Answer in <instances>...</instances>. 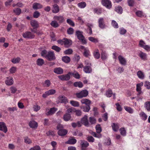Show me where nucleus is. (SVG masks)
<instances>
[{
  "instance_id": "nucleus-1",
  "label": "nucleus",
  "mask_w": 150,
  "mask_h": 150,
  "mask_svg": "<svg viewBox=\"0 0 150 150\" xmlns=\"http://www.w3.org/2000/svg\"><path fill=\"white\" fill-rule=\"evenodd\" d=\"M83 32L79 30H77L76 32V35L77 36L78 39L81 41V42L84 44L86 43V41L83 35Z\"/></svg>"
},
{
  "instance_id": "nucleus-2",
  "label": "nucleus",
  "mask_w": 150,
  "mask_h": 150,
  "mask_svg": "<svg viewBox=\"0 0 150 150\" xmlns=\"http://www.w3.org/2000/svg\"><path fill=\"white\" fill-rule=\"evenodd\" d=\"M23 37L26 39H32L34 38L35 35L30 31H27L23 33L22 34Z\"/></svg>"
},
{
  "instance_id": "nucleus-3",
  "label": "nucleus",
  "mask_w": 150,
  "mask_h": 150,
  "mask_svg": "<svg viewBox=\"0 0 150 150\" xmlns=\"http://www.w3.org/2000/svg\"><path fill=\"white\" fill-rule=\"evenodd\" d=\"M88 94V92L86 90L82 91L76 94V97L79 98H81L86 97Z\"/></svg>"
},
{
  "instance_id": "nucleus-4",
  "label": "nucleus",
  "mask_w": 150,
  "mask_h": 150,
  "mask_svg": "<svg viewBox=\"0 0 150 150\" xmlns=\"http://www.w3.org/2000/svg\"><path fill=\"white\" fill-rule=\"evenodd\" d=\"M101 3L102 5L107 8L110 9L112 7L111 2L109 0H102Z\"/></svg>"
},
{
  "instance_id": "nucleus-5",
  "label": "nucleus",
  "mask_w": 150,
  "mask_h": 150,
  "mask_svg": "<svg viewBox=\"0 0 150 150\" xmlns=\"http://www.w3.org/2000/svg\"><path fill=\"white\" fill-rule=\"evenodd\" d=\"M88 116L85 115L82 117L81 120V123L86 127H89L90 125V123L88 121Z\"/></svg>"
},
{
  "instance_id": "nucleus-6",
  "label": "nucleus",
  "mask_w": 150,
  "mask_h": 150,
  "mask_svg": "<svg viewBox=\"0 0 150 150\" xmlns=\"http://www.w3.org/2000/svg\"><path fill=\"white\" fill-rule=\"evenodd\" d=\"M139 46L147 51L150 50V47L145 45V42L142 40H141L139 42Z\"/></svg>"
},
{
  "instance_id": "nucleus-7",
  "label": "nucleus",
  "mask_w": 150,
  "mask_h": 150,
  "mask_svg": "<svg viewBox=\"0 0 150 150\" xmlns=\"http://www.w3.org/2000/svg\"><path fill=\"white\" fill-rule=\"evenodd\" d=\"M46 58L49 61L54 59L55 57L54 52H48Z\"/></svg>"
},
{
  "instance_id": "nucleus-8",
  "label": "nucleus",
  "mask_w": 150,
  "mask_h": 150,
  "mask_svg": "<svg viewBox=\"0 0 150 150\" xmlns=\"http://www.w3.org/2000/svg\"><path fill=\"white\" fill-rule=\"evenodd\" d=\"M53 19L54 20L58 21L59 23H62L65 21L64 17L61 16H54L53 17Z\"/></svg>"
},
{
  "instance_id": "nucleus-9",
  "label": "nucleus",
  "mask_w": 150,
  "mask_h": 150,
  "mask_svg": "<svg viewBox=\"0 0 150 150\" xmlns=\"http://www.w3.org/2000/svg\"><path fill=\"white\" fill-rule=\"evenodd\" d=\"M70 74H69L66 75H59L58 76V77L59 79L62 80L63 81H67L69 80L70 79Z\"/></svg>"
},
{
  "instance_id": "nucleus-10",
  "label": "nucleus",
  "mask_w": 150,
  "mask_h": 150,
  "mask_svg": "<svg viewBox=\"0 0 150 150\" xmlns=\"http://www.w3.org/2000/svg\"><path fill=\"white\" fill-rule=\"evenodd\" d=\"M99 27L102 29L104 28L105 27V24L104 23V19L103 18H100L98 20Z\"/></svg>"
},
{
  "instance_id": "nucleus-11",
  "label": "nucleus",
  "mask_w": 150,
  "mask_h": 150,
  "mask_svg": "<svg viewBox=\"0 0 150 150\" xmlns=\"http://www.w3.org/2000/svg\"><path fill=\"white\" fill-rule=\"evenodd\" d=\"M81 150H85V148L89 146V144L86 141L81 140Z\"/></svg>"
},
{
  "instance_id": "nucleus-12",
  "label": "nucleus",
  "mask_w": 150,
  "mask_h": 150,
  "mask_svg": "<svg viewBox=\"0 0 150 150\" xmlns=\"http://www.w3.org/2000/svg\"><path fill=\"white\" fill-rule=\"evenodd\" d=\"M118 59L120 63L122 65H125L126 64L127 61L126 59L123 56L119 55L118 57Z\"/></svg>"
},
{
  "instance_id": "nucleus-13",
  "label": "nucleus",
  "mask_w": 150,
  "mask_h": 150,
  "mask_svg": "<svg viewBox=\"0 0 150 150\" xmlns=\"http://www.w3.org/2000/svg\"><path fill=\"white\" fill-rule=\"evenodd\" d=\"M13 80L12 77H7V79L5 81V83L8 86H11L13 83Z\"/></svg>"
},
{
  "instance_id": "nucleus-14",
  "label": "nucleus",
  "mask_w": 150,
  "mask_h": 150,
  "mask_svg": "<svg viewBox=\"0 0 150 150\" xmlns=\"http://www.w3.org/2000/svg\"><path fill=\"white\" fill-rule=\"evenodd\" d=\"M0 130L6 133L7 131V128L4 122H0Z\"/></svg>"
},
{
  "instance_id": "nucleus-15",
  "label": "nucleus",
  "mask_w": 150,
  "mask_h": 150,
  "mask_svg": "<svg viewBox=\"0 0 150 150\" xmlns=\"http://www.w3.org/2000/svg\"><path fill=\"white\" fill-rule=\"evenodd\" d=\"M58 98L61 103L66 104L68 103L67 98L64 96H60Z\"/></svg>"
},
{
  "instance_id": "nucleus-16",
  "label": "nucleus",
  "mask_w": 150,
  "mask_h": 150,
  "mask_svg": "<svg viewBox=\"0 0 150 150\" xmlns=\"http://www.w3.org/2000/svg\"><path fill=\"white\" fill-rule=\"evenodd\" d=\"M68 131L67 130L63 129H62L59 130L57 132L58 134L60 136H64L67 134Z\"/></svg>"
},
{
  "instance_id": "nucleus-17",
  "label": "nucleus",
  "mask_w": 150,
  "mask_h": 150,
  "mask_svg": "<svg viewBox=\"0 0 150 150\" xmlns=\"http://www.w3.org/2000/svg\"><path fill=\"white\" fill-rule=\"evenodd\" d=\"M53 71L56 74H60L63 73V70L61 67H57L54 68V69Z\"/></svg>"
},
{
  "instance_id": "nucleus-18",
  "label": "nucleus",
  "mask_w": 150,
  "mask_h": 150,
  "mask_svg": "<svg viewBox=\"0 0 150 150\" xmlns=\"http://www.w3.org/2000/svg\"><path fill=\"white\" fill-rule=\"evenodd\" d=\"M64 45L66 47H69L72 44V42L71 40L67 38H64Z\"/></svg>"
},
{
  "instance_id": "nucleus-19",
  "label": "nucleus",
  "mask_w": 150,
  "mask_h": 150,
  "mask_svg": "<svg viewBox=\"0 0 150 150\" xmlns=\"http://www.w3.org/2000/svg\"><path fill=\"white\" fill-rule=\"evenodd\" d=\"M52 12L53 13H56L59 12V7L57 4H54L53 6Z\"/></svg>"
},
{
  "instance_id": "nucleus-20",
  "label": "nucleus",
  "mask_w": 150,
  "mask_h": 150,
  "mask_svg": "<svg viewBox=\"0 0 150 150\" xmlns=\"http://www.w3.org/2000/svg\"><path fill=\"white\" fill-rule=\"evenodd\" d=\"M29 126L33 128H36L38 127V125L37 122L35 121H30L29 123Z\"/></svg>"
},
{
  "instance_id": "nucleus-21",
  "label": "nucleus",
  "mask_w": 150,
  "mask_h": 150,
  "mask_svg": "<svg viewBox=\"0 0 150 150\" xmlns=\"http://www.w3.org/2000/svg\"><path fill=\"white\" fill-rule=\"evenodd\" d=\"M138 56L142 60H145L146 59L147 55L146 53L142 51H140L138 54Z\"/></svg>"
},
{
  "instance_id": "nucleus-22",
  "label": "nucleus",
  "mask_w": 150,
  "mask_h": 150,
  "mask_svg": "<svg viewBox=\"0 0 150 150\" xmlns=\"http://www.w3.org/2000/svg\"><path fill=\"white\" fill-rule=\"evenodd\" d=\"M84 71L86 73H90L92 71V69L91 67L86 66L84 67Z\"/></svg>"
},
{
  "instance_id": "nucleus-23",
  "label": "nucleus",
  "mask_w": 150,
  "mask_h": 150,
  "mask_svg": "<svg viewBox=\"0 0 150 150\" xmlns=\"http://www.w3.org/2000/svg\"><path fill=\"white\" fill-rule=\"evenodd\" d=\"M57 110V109L54 108H51L46 114L47 115H52Z\"/></svg>"
},
{
  "instance_id": "nucleus-24",
  "label": "nucleus",
  "mask_w": 150,
  "mask_h": 150,
  "mask_svg": "<svg viewBox=\"0 0 150 150\" xmlns=\"http://www.w3.org/2000/svg\"><path fill=\"white\" fill-rule=\"evenodd\" d=\"M81 102L82 104H85L86 105H90L91 103V101L90 100L86 98L82 99Z\"/></svg>"
},
{
  "instance_id": "nucleus-25",
  "label": "nucleus",
  "mask_w": 150,
  "mask_h": 150,
  "mask_svg": "<svg viewBox=\"0 0 150 150\" xmlns=\"http://www.w3.org/2000/svg\"><path fill=\"white\" fill-rule=\"evenodd\" d=\"M76 142L77 141L76 139L72 138L68 140V141L65 142V143L70 144H74L76 143Z\"/></svg>"
},
{
  "instance_id": "nucleus-26",
  "label": "nucleus",
  "mask_w": 150,
  "mask_h": 150,
  "mask_svg": "<svg viewBox=\"0 0 150 150\" xmlns=\"http://www.w3.org/2000/svg\"><path fill=\"white\" fill-rule=\"evenodd\" d=\"M36 62L37 64L40 66H42L44 64V60L41 58L38 59Z\"/></svg>"
},
{
  "instance_id": "nucleus-27",
  "label": "nucleus",
  "mask_w": 150,
  "mask_h": 150,
  "mask_svg": "<svg viewBox=\"0 0 150 150\" xmlns=\"http://www.w3.org/2000/svg\"><path fill=\"white\" fill-rule=\"evenodd\" d=\"M57 21L55 20L52 21L50 23V25L53 27L54 28L58 27L59 26V25Z\"/></svg>"
},
{
  "instance_id": "nucleus-28",
  "label": "nucleus",
  "mask_w": 150,
  "mask_h": 150,
  "mask_svg": "<svg viewBox=\"0 0 150 150\" xmlns=\"http://www.w3.org/2000/svg\"><path fill=\"white\" fill-rule=\"evenodd\" d=\"M42 7V6L39 3H35L33 5V8L35 9H40Z\"/></svg>"
},
{
  "instance_id": "nucleus-29",
  "label": "nucleus",
  "mask_w": 150,
  "mask_h": 150,
  "mask_svg": "<svg viewBox=\"0 0 150 150\" xmlns=\"http://www.w3.org/2000/svg\"><path fill=\"white\" fill-rule=\"evenodd\" d=\"M30 24L33 28H37L38 26V22L35 20H32L30 21Z\"/></svg>"
},
{
  "instance_id": "nucleus-30",
  "label": "nucleus",
  "mask_w": 150,
  "mask_h": 150,
  "mask_svg": "<svg viewBox=\"0 0 150 150\" xmlns=\"http://www.w3.org/2000/svg\"><path fill=\"white\" fill-rule=\"evenodd\" d=\"M89 123L91 125H94L96 123V120L93 117H90L89 118Z\"/></svg>"
},
{
  "instance_id": "nucleus-31",
  "label": "nucleus",
  "mask_w": 150,
  "mask_h": 150,
  "mask_svg": "<svg viewBox=\"0 0 150 150\" xmlns=\"http://www.w3.org/2000/svg\"><path fill=\"white\" fill-rule=\"evenodd\" d=\"M86 3L85 2H81L77 4L78 6L81 8H84L86 7Z\"/></svg>"
},
{
  "instance_id": "nucleus-32",
  "label": "nucleus",
  "mask_w": 150,
  "mask_h": 150,
  "mask_svg": "<svg viewBox=\"0 0 150 150\" xmlns=\"http://www.w3.org/2000/svg\"><path fill=\"white\" fill-rule=\"evenodd\" d=\"M81 108L83 109V111L86 112H88L90 109V105H86L85 106H83Z\"/></svg>"
},
{
  "instance_id": "nucleus-33",
  "label": "nucleus",
  "mask_w": 150,
  "mask_h": 150,
  "mask_svg": "<svg viewBox=\"0 0 150 150\" xmlns=\"http://www.w3.org/2000/svg\"><path fill=\"white\" fill-rule=\"evenodd\" d=\"M62 60L66 63H68L70 62V59L69 57L67 56H65L62 58Z\"/></svg>"
},
{
  "instance_id": "nucleus-34",
  "label": "nucleus",
  "mask_w": 150,
  "mask_h": 150,
  "mask_svg": "<svg viewBox=\"0 0 150 150\" xmlns=\"http://www.w3.org/2000/svg\"><path fill=\"white\" fill-rule=\"evenodd\" d=\"M70 103L72 106L75 107H78L79 105V102L77 101L71 100Z\"/></svg>"
},
{
  "instance_id": "nucleus-35",
  "label": "nucleus",
  "mask_w": 150,
  "mask_h": 150,
  "mask_svg": "<svg viewBox=\"0 0 150 150\" xmlns=\"http://www.w3.org/2000/svg\"><path fill=\"white\" fill-rule=\"evenodd\" d=\"M69 74H70L71 75H72L76 79H79L80 77V75L77 72H75L74 73H71V72H69Z\"/></svg>"
},
{
  "instance_id": "nucleus-36",
  "label": "nucleus",
  "mask_w": 150,
  "mask_h": 150,
  "mask_svg": "<svg viewBox=\"0 0 150 150\" xmlns=\"http://www.w3.org/2000/svg\"><path fill=\"white\" fill-rule=\"evenodd\" d=\"M137 75L138 77L141 79H143L144 78V74L143 72L141 71H138L137 73Z\"/></svg>"
},
{
  "instance_id": "nucleus-37",
  "label": "nucleus",
  "mask_w": 150,
  "mask_h": 150,
  "mask_svg": "<svg viewBox=\"0 0 150 150\" xmlns=\"http://www.w3.org/2000/svg\"><path fill=\"white\" fill-rule=\"evenodd\" d=\"M93 55L95 58L98 59L100 58V54L98 50L96 49V51L94 52Z\"/></svg>"
},
{
  "instance_id": "nucleus-38",
  "label": "nucleus",
  "mask_w": 150,
  "mask_h": 150,
  "mask_svg": "<svg viewBox=\"0 0 150 150\" xmlns=\"http://www.w3.org/2000/svg\"><path fill=\"white\" fill-rule=\"evenodd\" d=\"M93 11L94 13H96L98 14H100L102 13V10L100 8H96L94 9Z\"/></svg>"
},
{
  "instance_id": "nucleus-39",
  "label": "nucleus",
  "mask_w": 150,
  "mask_h": 150,
  "mask_svg": "<svg viewBox=\"0 0 150 150\" xmlns=\"http://www.w3.org/2000/svg\"><path fill=\"white\" fill-rule=\"evenodd\" d=\"M83 55L86 57L90 55V51L88 48H84Z\"/></svg>"
},
{
  "instance_id": "nucleus-40",
  "label": "nucleus",
  "mask_w": 150,
  "mask_h": 150,
  "mask_svg": "<svg viewBox=\"0 0 150 150\" xmlns=\"http://www.w3.org/2000/svg\"><path fill=\"white\" fill-rule=\"evenodd\" d=\"M74 85L76 87H78L79 88H82L83 86V84L81 81L76 82L74 83Z\"/></svg>"
},
{
  "instance_id": "nucleus-41",
  "label": "nucleus",
  "mask_w": 150,
  "mask_h": 150,
  "mask_svg": "<svg viewBox=\"0 0 150 150\" xmlns=\"http://www.w3.org/2000/svg\"><path fill=\"white\" fill-rule=\"evenodd\" d=\"M71 116L70 114H68L66 113L64 115L63 117V119L64 120L66 121H69L70 119Z\"/></svg>"
},
{
  "instance_id": "nucleus-42",
  "label": "nucleus",
  "mask_w": 150,
  "mask_h": 150,
  "mask_svg": "<svg viewBox=\"0 0 150 150\" xmlns=\"http://www.w3.org/2000/svg\"><path fill=\"white\" fill-rule=\"evenodd\" d=\"M144 107L148 111H150V102L147 101L144 103Z\"/></svg>"
},
{
  "instance_id": "nucleus-43",
  "label": "nucleus",
  "mask_w": 150,
  "mask_h": 150,
  "mask_svg": "<svg viewBox=\"0 0 150 150\" xmlns=\"http://www.w3.org/2000/svg\"><path fill=\"white\" fill-rule=\"evenodd\" d=\"M112 129L114 131H117L119 129V127L117 124L113 123L112 125Z\"/></svg>"
},
{
  "instance_id": "nucleus-44",
  "label": "nucleus",
  "mask_w": 150,
  "mask_h": 150,
  "mask_svg": "<svg viewBox=\"0 0 150 150\" xmlns=\"http://www.w3.org/2000/svg\"><path fill=\"white\" fill-rule=\"evenodd\" d=\"M143 82H141L139 83H138L136 85V90L137 91H141V87L143 85Z\"/></svg>"
},
{
  "instance_id": "nucleus-45",
  "label": "nucleus",
  "mask_w": 150,
  "mask_h": 150,
  "mask_svg": "<svg viewBox=\"0 0 150 150\" xmlns=\"http://www.w3.org/2000/svg\"><path fill=\"white\" fill-rule=\"evenodd\" d=\"M113 94L112 91L111 89L108 90L106 92V96L108 97H111Z\"/></svg>"
},
{
  "instance_id": "nucleus-46",
  "label": "nucleus",
  "mask_w": 150,
  "mask_h": 150,
  "mask_svg": "<svg viewBox=\"0 0 150 150\" xmlns=\"http://www.w3.org/2000/svg\"><path fill=\"white\" fill-rule=\"evenodd\" d=\"M136 15L138 17H142L144 16V13L142 11H138L136 12Z\"/></svg>"
},
{
  "instance_id": "nucleus-47",
  "label": "nucleus",
  "mask_w": 150,
  "mask_h": 150,
  "mask_svg": "<svg viewBox=\"0 0 150 150\" xmlns=\"http://www.w3.org/2000/svg\"><path fill=\"white\" fill-rule=\"evenodd\" d=\"M140 115L143 120H145L147 119V116L144 112H142L140 114Z\"/></svg>"
},
{
  "instance_id": "nucleus-48",
  "label": "nucleus",
  "mask_w": 150,
  "mask_h": 150,
  "mask_svg": "<svg viewBox=\"0 0 150 150\" xmlns=\"http://www.w3.org/2000/svg\"><path fill=\"white\" fill-rule=\"evenodd\" d=\"M51 84V82L49 80H46L45 81L43 84L44 86L45 87H48Z\"/></svg>"
},
{
  "instance_id": "nucleus-49",
  "label": "nucleus",
  "mask_w": 150,
  "mask_h": 150,
  "mask_svg": "<svg viewBox=\"0 0 150 150\" xmlns=\"http://www.w3.org/2000/svg\"><path fill=\"white\" fill-rule=\"evenodd\" d=\"M21 59L19 57H17L16 58H13L11 60V62L14 64L18 63L20 61Z\"/></svg>"
},
{
  "instance_id": "nucleus-50",
  "label": "nucleus",
  "mask_w": 150,
  "mask_h": 150,
  "mask_svg": "<svg viewBox=\"0 0 150 150\" xmlns=\"http://www.w3.org/2000/svg\"><path fill=\"white\" fill-rule=\"evenodd\" d=\"M13 12L16 15H19L21 13V10L19 8H17L13 10Z\"/></svg>"
},
{
  "instance_id": "nucleus-51",
  "label": "nucleus",
  "mask_w": 150,
  "mask_h": 150,
  "mask_svg": "<svg viewBox=\"0 0 150 150\" xmlns=\"http://www.w3.org/2000/svg\"><path fill=\"white\" fill-rule=\"evenodd\" d=\"M88 40L90 41L95 43H96L98 42V40L97 39L93 37H89L88 38Z\"/></svg>"
},
{
  "instance_id": "nucleus-52",
  "label": "nucleus",
  "mask_w": 150,
  "mask_h": 150,
  "mask_svg": "<svg viewBox=\"0 0 150 150\" xmlns=\"http://www.w3.org/2000/svg\"><path fill=\"white\" fill-rule=\"evenodd\" d=\"M115 10L117 12L120 14L122 13V8L120 6H118L116 7L115 8Z\"/></svg>"
},
{
  "instance_id": "nucleus-53",
  "label": "nucleus",
  "mask_w": 150,
  "mask_h": 150,
  "mask_svg": "<svg viewBox=\"0 0 150 150\" xmlns=\"http://www.w3.org/2000/svg\"><path fill=\"white\" fill-rule=\"evenodd\" d=\"M111 24L112 26L115 28H118V25L117 23L114 20L112 21Z\"/></svg>"
},
{
  "instance_id": "nucleus-54",
  "label": "nucleus",
  "mask_w": 150,
  "mask_h": 150,
  "mask_svg": "<svg viewBox=\"0 0 150 150\" xmlns=\"http://www.w3.org/2000/svg\"><path fill=\"white\" fill-rule=\"evenodd\" d=\"M124 109L130 113H132L133 112V109L129 107L125 106Z\"/></svg>"
},
{
  "instance_id": "nucleus-55",
  "label": "nucleus",
  "mask_w": 150,
  "mask_h": 150,
  "mask_svg": "<svg viewBox=\"0 0 150 150\" xmlns=\"http://www.w3.org/2000/svg\"><path fill=\"white\" fill-rule=\"evenodd\" d=\"M67 22L70 25L72 26H74L75 25V24L74 22L72 21L70 19H68L67 20Z\"/></svg>"
},
{
  "instance_id": "nucleus-56",
  "label": "nucleus",
  "mask_w": 150,
  "mask_h": 150,
  "mask_svg": "<svg viewBox=\"0 0 150 150\" xmlns=\"http://www.w3.org/2000/svg\"><path fill=\"white\" fill-rule=\"evenodd\" d=\"M96 128L97 133H100L102 131L100 125L99 124H98L96 126Z\"/></svg>"
},
{
  "instance_id": "nucleus-57",
  "label": "nucleus",
  "mask_w": 150,
  "mask_h": 150,
  "mask_svg": "<svg viewBox=\"0 0 150 150\" xmlns=\"http://www.w3.org/2000/svg\"><path fill=\"white\" fill-rule=\"evenodd\" d=\"M52 49L58 52H59L61 50L60 48L56 45L53 46Z\"/></svg>"
},
{
  "instance_id": "nucleus-58",
  "label": "nucleus",
  "mask_w": 150,
  "mask_h": 150,
  "mask_svg": "<svg viewBox=\"0 0 150 150\" xmlns=\"http://www.w3.org/2000/svg\"><path fill=\"white\" fill-rule=\"evenodd\" d=\"M24 142L26 144H29L31 143L32 141L28 137H26L24 138Z\"/></svg>"
},
{
  "instance_id": "nucleus-59",
  "label": "nucleus",
  "mask_w": 150,
  "mask_h": 150,
  "mask_svg": "<svg viewBox=\"0 0 150 150\" xmlns=\"http://www.w3.org/2000/svg\"><path fill=\"white\" fill-rule=\"evenodd\" d=\"M47 52L46 50H43L41 52V54L42 56L46 58L47 55Z\"/></svg>"
},
{
  "instance_id": "nucleus-60",
  "label": "nucleus",
  "mask_w": 150,
  "mask_h": 150,
  "mask_svg": "<svg viewBox=\"0 0 150 150\" xmlns=\"http://www.w3.org/2000/svg\"><path fill=\"white\" fill-rule=\"evenodd\" d=\"M73 52L72 50L71 49H69L65 50L64 53L65 54H70L72 53Z\"/></svg>"
},
{
  "instance_id": "nucleus-61",
  "label": "nucleus",
  "mask_w": 150,
  "mask_h": 150,
  "mask_svg": "<svg viewBox=\"0 0 150 150\" xmlns=\"http://www.w3.org/2000/svg\"><path fill=\"white\" fill-rule=\"evenodd\" d=\"M47 91L49 96L54 94L56 92V90L53 89H50Z\"/></svg>"
},
{
  "instance_id": "nucleus-62",
  "label": "nucleus",
  "mask_w": 150,
  "mask_h": 150,
  "mask_svg": "<svg viewBox=\"0 0 150 150\" xmlns=\"http://www.w3.org/2000/svg\"><path fill=\"white\" fill-rule=\"evenodd\" d=\"M107 55L105 52H103L101 54V58L102 59H105L107 58Z\"/></svg>"
},
{
  "instance_id": "nucleus-63",
  "label": "nucleus",
  "mask_w": 150,
  "mask_h": 150,
  "mask_svg": "<svg viewBox=\"0 0 150 150\" xmlns=\"http://www.w3.org/2000/svg\"><path fill=\"white\" fill-rule=\"evenodd\" d=\"M86 139L88 142H93L95 140L91 136H88Z\"/></svg>"
},
{
  "instance_id": "nucleus-64",
  "label": "nucleus",
  "mask_w": 150,
  "mask_h": 150,
  "mask_svg": "<svg viewBox=\"0 0 150 150\" xmlns=\"http://www.w3.org/2000/svg\"><path fill=\"white\" fill-rule=\"evenodd\" d=\"M30 150H41V148L39 146L36 145L30 148Z\"/></svg>"
}]
</instances>
